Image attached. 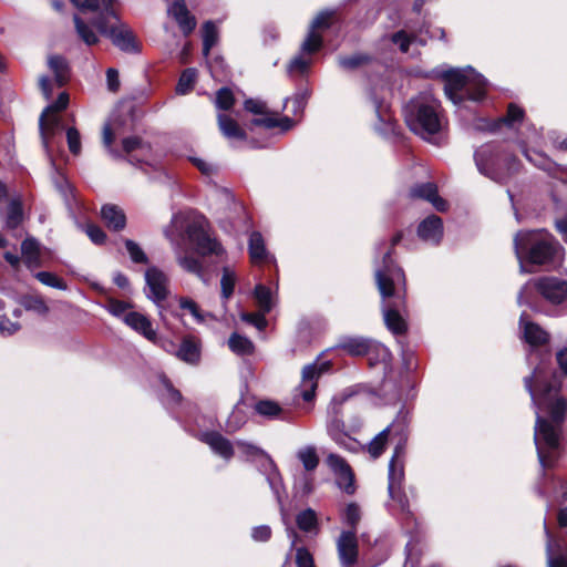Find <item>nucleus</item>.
<instances>
[{
    "mask_svg": "<svg viewBox=\"0 0 567 567\" xmlns=\"http://www.w3.org/2000/svg\"><path fill=\"white\" fill-rule=\"evenodd\" d=\"M229 349L237 355H248L255 350L254 343L239 333H233L228 339Z\"/></svg>",
    "mask_w": 567,
    "mask_h": 567,
    "instance_id": "c9c22d12",
    "label": "nucleus"
},
{
    "mask_svg": "<svg viewBox=\"0 0 567 567\" xmlns=\"http://www.w3.org/2000/svg\"><path fill=\"white\" fill-rule=\"evenodd\" d=\"M524 117V111L514 103H511L507 109V113L501 118L508 126H514L516 123L522 122Z\"/></svg>",
    "mask_w": 567,
    "mask_h": 567,
    "instance_id": "052dcab7",
    "label": "nucleus"
},
{
    "mask_svg": "<svg viewBox=\"0 0 567 567\" xmlns=\"http://www.w3.org/2000/svg\"><path fill=\"white\" fill-rule=\"evenodd\" d=\"M371 61L372 56L367 53H354L349 56H339L338 64L342 70L354 71L369 64Z\"/></svg>",
    "mask_w": 567,
    "mask_h": 567,
    "instance_id": "e433bc0d",
    "label": "nucleus"
},
{
    "mask_svg": "<svg viewBox=\"0 0 567 567\" xmlns=\"http://www.w3.org/2000/svg\"><path fill=\"white\" fill-rule=\"evenodd\" d=\"M76 8L82 11H97L101 9L100 16L90 23L82 20L79 16H74V25L79 38L87 45L99 42V35L94 31L95 28L100 34L110 38L115 47L127 53H136L140 51L138 44L133 32L124 24H111L110 19L117 21V17L112 8L114 0H70Z\"/></svg>",
    "mask_w": 567,
    "mask_h": 567,
    "instance_id": "f03ea898",
    "label": "nucleus"
},
{
    "mask_svg": "<svg viewBox=\"0 0 567 567\" xmlns=\"http://www.w3.org/2000/svg\"><path fill=\"white\" fill-rule=\"evenodd\" d=\"M357 534H340L338 538V554L342 566L350 567L354 565L358 558Z\"/></svg>",
    "mask_w": 567,
    "mask_h": 567,
    "instance_id": "4be33fe9",
    "label": "nucleus"
},
{
    "mask_svg": "<svg viewBox=\"0 0 567 567\" xmlns=\"http://www.w3.org/2000/svg\"><path fill=\"white\" fill-rule=\"evenodd\" d=\"M218 128L223 136L230 143L235 141H246L247 133L239 126L236 120L227 114L220 113L217 115Z\"/></svg>",
    "mask_w": 567,
    "mask_h": 567,
    "instance_id": "393cba45",
    "label": "nucleus"
},
{
    "mask_svg": "<svg viewBox=\"0 0 567 567\" xmlns=\"http://www.w3.org/2000/svg\"><path fill=\"white\" fill-rule=\"evenodd\" d=\"M298 460L302 463L306 471H315L319 464V457L316 447L307 445L297 452Z\"/></svg>",
    "mask_w": 567,
    "mask_h": 567,
    "instance_id": "a19ab883",
    "label": "nucleus"
},
{
    "mask_svg": "<svg viewBox=\"0 0 567 567\" xmlns=\"http://www.w3.org/2000/svg\"><path fill=\"white\" fill-rule=\"evenodd\" d=\"M200 441L209 445L215 454L226 461L234 456V445L218 432H204L200 434Z\"/></svg>",
    "mask_w": 567,
    "mask_h": 567,
    "instance_id": "5701e85b",
    "label": "nucleus"
},
{
    "mask_svg": "<svg viewBox=\"0 0 567 567\" xmlns=\"http://www.w3.org/2000/svg\"><path fill=\"white\" fill-rule=\"evenodd\" d=\"M525 157L533 163L538 168L546 171L548 173H553L556 168V164L550 161L546 155L539 152H533L530 153L528 150L523 151Z\"/></svg>",
    "mask_w": 567,
    "mask_h": 567,
    "instance_id": "c03bdc74",
    "label": "nucleus"
},
{
    "mask_svg": "<svg viewBox=\"0 0 567 567\" xmlns=\"http://www.w3.org/2000/svg\"><path fill=\"white\" fill-rule=\"evenodd\" d=\"M101 218L106 227L114 231H121L126 226V216L123 209L114 204H105L102 206Z\"/></svg>",
    "mask_w": 567,
    "mask_h": 567,
    "instance_id": "a878e982",
    "label": "nucleus"
},
{
    "mask_svg": "<svg viewBox=\"0 0 567 567\" xmlns=\"http://www.w3.org/2000/svg\"><path fill=\"white\" fill-rule=\"evenodd\" d=\"M260 115V117L252 120V125L262 126L268 130L279 127L282 132H287L293 126V121L288 116H282L278 118L274 115L268 114L267 111L266 114Z\"/></svg>",
    "mask_w": 567,
    "mask_h": 567,
    "instance_id": "72a5a7b5",
    "label": "nucleus"
},
{
    "mask_svg": "<svg viewBox=\"0 0 567 567\" xmlns=\"http://www.w3.org/2000/svg\"><path fill=\"white\" fill-rule=\"evenodd\" d=\"M296 564L297 567H315L313 557L305 547L296 548Z\"/></svg>",
    "mask_w": 567,
    "mask_h": 567,
    "instance_id": "69168bd1",
    "label": "nucleus"
},
{
    "mask_svg": "<svg viewBox=\"0 0 567 567\" xmlns=\"http://www.w3.org/2000/svg\"><path fill=\"white\" fill-rule=\"evenodd\" d=\"M326 464L336 476L338 487L349 495L354 494V473L348 462L339 454L329 453L326 457Z\"/></svg>",
    "mask_w": 567,
    "mask_h": 567,
    "instance_id": "ddd939ff",
    "label": "nucleus"
},
{
    "mask_svg": "<svg viewBox=\"0 0 567 567\" xmlns=\"http://www.w3.org/2000/svg\"><path fill=\"white\" fill-rule=\"evenodd\" d=\"M145 282L146 297L157 307H161L162 302L167 299L169 293V279L167 275L155 266L150 267L145 271Z\"/></svg>",
    "mask_w": 567,
    "mask_h": 567,
    "instance_id": "f8f14e48",
    "label": "nucleus"
},
{
    "mask_svg": "<svg viewBox=\"0 0 567 567\" xmlns=\"http://www.w3.org/2000/svg\"><path fill=\"white\" fill-rule=\"evenodd\" d=\"M410 195L414 198H422L430 202L439 212H445L447 209L446 200L439 196L437 187L433 183L415 185L411 188Z\"/></svg>",
    "mask_w": 567,
    "mask_h": 567,
    "instance_id": "b1692460",
    "label": "nucleus"
},
{
    "mask_svg": "<svg viewBox=\"0 0 567 567\" xmlns=\"http://www.w3.org/2000/svg\"><path fill=\"white\" fill-rule=\"evenodd\" d=\"M39 130L42 146L45 151V154L53 163L52 153H53V143L56 135L61 134L63 131V123L59 115L50 114L47 112H42L39 118Z\"/></svg>",
    "mask_w": 567,
    "mask_h": 567,
    "instance_id": "4468645a",
    "label": "nucleus"
},
{
    "mask_svg": "<svg viewBox=\"0 0 567 567\" xmlns=\"http://www.w3.org/2000/svg\"><path fill=\"white\" fill-rule=\"evenodd\" d=\"M177 262L184 270L196 275L198 278L205 281L203 265L197 258L192 256H178Z\"/></svg>",
    "mask_w": 567,
    "mask_h": 567,
    "instance_id": "49530a36",
    "label": "nucleus"
},
{
    "mask_svg": "<svg viewBox=\"0 0 567 567\" xmlns=\"http://www.w3.org/2000/svg\"><path fill=\"white\" fill-rule=\"evenodd\" d=\"M362 517L361 508L355 503H350L342 512L343 524L351 529H357Z\"/></svg>",
    "mask_w": 567,
    "mask_h": 567,
    "instance_id": "79ce46f5",
    "label": "nucleus"
},
{
    "mask_svg": "<svg viewBox=\"0 0 567 567\" xmlns=\"http://www.w3.org/2000/svg\"><path fill=\"white\" fill-rule=\"evenodd\" d=\"M306 53H303L302 51L300 52L299 55H297L296 58H293L288 68H287V71L290 75H296V74H305L309 66L311 65L312 63V59L311 58H306L305 56Z\"/></svg>",
    "mask_w": 567,
    "mask_h": 567,
    "instance_id": "09e8293b",
    "label": "nucleus"
},
{
    "mask_svg": "<svg viewBox=\"0 0 567 567\" xmlns=\"http://www.w3.org/2000/svg\"><path fill=\"white\" fill-rule=\"evenodd\" d=\"M298 527L303 532H309L317 526V515L315 511L308 508L302 511L297 516Z\"/></svg>",
    "mask_w": 567,
    "mask_h": 567,
    "instance_id": "6e6d98bb",
    "label": "nucleus"
},
{
    "mask_svg": "<svg viewBox=\"0 0 567 567\" xmlns=\"http://www.w3.org/2000/svg\"><path fill=\"white\" fill-rule=\"evenodd\" d=\"M203 35V53L207 56L212 48L217 43L218 31L213 21H206L202 28Z\"/></svg>",
    "mask_w": 567,
    "mask_h": 567,
    "instance_id": "ea45409f",
    "label": "nucleus"
},
{
    "mask_svg": "<svg viewBox=\"0 0 567 567\" xmlns=\"http://www.w3.org/2000/svg\"><path fill=\"white\" fill-rule=\"evenodd\" d=\"M419 237L430 244L437 245L443 237V223L436 215L426 217L417 227Z\"/></svg>",
    "mask_w": 567,
    "mask_h": 567,
    "instance_id": "412c9836",
    "label": "nucleus"
},
{
    "mask_svg": "<svg viewBox=\"0 0 567 567\" xmlns=\"http://www.w3.org/2000/svg\"><path fill=\"white\" fill-rule=\"evenodd\" d=\"M255 410L258 414L268 419H278L281 416L282 409L280 405L270 400L259 401L255 405Z\"/></svg>",
    "mask_w": 567,
    "mask_h": 567,
    "instance_id": "a18cd8bd",
    "label": "nucleus"
},
{
    "mask_svg": "<svg viewBox=\"0 0 567 567\" xmlns=\"http://www.w3.org/2000/svg\"><path fill=\"white\" fill-rule=\"evenodd\" d=\"M103 308L111 313L112 316L122 319L124 322V317L127 315L133 306L130 302L117 300L113 297H107Z\"/></svg>",
    "mask_w": 567,
    "mask_h": 567,
    "instance_id": "58836bf2",
    "label": "nucleus"
},
{
    "mask_svg": "<svg viewBox=\"0 0 567 567\" xmlns=\"http://www.w3.org/2000/svg\"><path fill=\"white\" fill-rule=\"evenodd\" d=\"M445 80L444 92L454 104L464 100L480 101L485 96L487 81L473 68L450 69L442 73Z\"/></svg>",
    "mask_w": 567,
    "mask_h": 567,
    "instance_id": "423d86ee",
    "label": "nucleus"
},
{
    "mask_svg": "<svg viewBox=\"0 0 567 567\" xmlns=\"http://www.w3.org/2000/svg\"><path fill=\"white\" fill-rule=\"evenodd\" d=\"M528 248L527 260L535 265H544L551 261L558 251L559 245L546 230L519 231L514 238V249L522 265V251Z\"/></svg>",
    "mask_w": 567,
    "mask_h": 567,
    "instance_id": "0eeeda50",
    "label": "nucleus"
},
{
    "mask_svg": "<svg viewBox=\"0 0 567 567\" xmlns=\"http://www.w3.org/2000/svg\"><path fill=\"white\" fill-rule=\"evenodd\" d=\"M255 298L258 302L260 310L264 313H268L274 306L272 292L269 288L264 285H257L255 288Z\"/></svg>",
    "mask_w": 567,
    "mask_h": 567,
    "instance_id": "37998d69",
    "label": "nucleus"
},
{
    "mask_svg": "<svg viewBox=\"0 0 567 567\" xmlns=\"http://www.w3.org/2000/svg\"><path fill=\"white\" fill-rule=\"evenodd\" d=\"M329 368L328 362L311 363L303 368L301 383L298 388L300 395L306 402H310L315 398L318 379Z\"/></svg>",
    "mask_w": 567,
    "mask_h": 567,
    "instance_id": "dca6fc26",
    "label": "nucleus"
},
{
    "mask_svg": "<svg viewBox=\"0 0 567 567\" xmlns=\"http://www.w3.org/2000/svg\"><path fill=\"white\" fill-rule=\"evenodd\" d=\"M48 66L54 74V84L56 86L64 85L70 75V69L66 60L61 55H50L48 58Z\"/></svg>",
    "mask_w": 567,
    "mask_h": 567,
    "instance_id": "c756f323",
    "label": "nucleus"
},
{
    "mask_svg": "<svg viewBox=\"0 0 567 567\" xmlns=\"http://www.w3.org/2000/svg\"><path fill=\"white\" fill-rule=\"evenodd\" d=\"M246 423V414L236 405L229 417L226 421V431L227 432H236Z\"/></svg>",
    "mask_w": 567,
    "mask_h": 567,
    "instance_id": "5fc2aeb1",
    "label": "nucleus"
},
{
    "mask_svg": "<svg viewBox=\"0 0 567 567\" xmlns=\"http://www.w3.org/2000/svg\"><path fill=\"white\" fill-rule=\"evenodd\" d=\"M123 152L128 156L130 162H142L143 158L136 157L135 152H140L143 156L148 154L151 147L142 138L137 136H130L122 141Z\"/></svg>",
    "mask_w": 567,
    "mask_h": 567,
    "instance_id": "473e14b6",
    "label": "nucleus"
},
{
    "mask_svg": "<svg viewBox=\"0 0 567 567\" xmlns=\"http://www.w3.org/2000/svg\"><path fill=\"white\" fill-rule=\"evenodd\" d=\"M125 248L128 252L131 260L135 264L146 265L148 262V258L144 250L140 247L137 243L131 239H126L124 241Z\"/></svg>",
    "mask_w": 567,
    "mask_h": 567,
    "instance_id": "864d4df0",
    "label": "nucleus"
},
{
    "mask_svg": "<svg viewBox=\"0 0 567 567\" xmlns=\"http://www.w3.org/2000/svg\"><path fill=\"white\" fill-rule=\"evenodd\" d=\"M265 471L266 480L269 484V487L272 491L278 503L281 504L282 499L286 497V489L277 467L275 466L274 462L269 458L266 460Z\"/></svg>",
    "mask_w": 567,
    "mask_h": 567,
    "instance_id": "c85d7f7f",
    "label": "nucleus"
},
{
    "mask_svg": "<svg viewBox=\"0 0 567 567\" xmlns=\"http://www.w3.org/2000/svg\"><path fill=\"white\" fill-rule=\"evenodd\" d=\"M332 441L340 446L341 449L349 451L351 453H358L365 447L360 444L359 441L350 436L347 432L341 433L340 435L332 439Z\"/></svg>",
    "mask_w": 567,
    "mask_h": 567,
    "instance_id": "3c124183",
    "label": "nucleus"
},
{
    "mask_svg": "<svg viewBox=\"0 0 567 567\" xmlns=\"http://www.w3.org/2000/svg\"><path fill=\"white\" fill-rule=\"evenodd\" d=\"M375 284L381 296L383 319L394 334L406 331V287L403 270L391 258V251L383 254L382 264L375 267Z\"/></svg>",
    "mask_w": 567,
    "mask_h": 567,
    "instance_id": "7ed1b4c3",
    "label": "nucleus"
},
{
    "mask_svg": "<svg viewBox=\"0 0 567 567\" xmlns=\"http://www.w3.org/2000/svg\"><path fill=\"white\" fill-rule=\"evenodd\" d=\"M21 252L28 268L40 267V244L34 238H27L21 244Z\"/></svg>",
    "mask_w": 567,
    "mask_h": 567,
    "instance_id": "2f4dec72",
    "label": "nucleus"
},
{
    "mask_svg": "<svg viewBox=\"0 0 567 567\" xmlns=\"http://www.w3.org/2000/svg\"><path fill=\"white\" fill-rule=\"evenodd\" d=\"M22 220V207L18 200H11L6 213V226L16 228Z\"/></svg>",
    "mask_w": 567,
    "mask_h": 567,
    "instance_id": "8fccbe9b",
    "label": "nucleus"
},
{
    "mask_svg": "<svg viewBox=\"0 0 567 567\" xmlns=\"http://www.w3.org/2000/svg\"><path fill=\"white\" fill-rule=\"evenodd\" d=\"M409 128L429 142H436V136L444 126L441 103L431 94H420L411 99L403 109Z\"/></svg>",
    "mask_w": 567,
    "mask_h": 567,
    "instance_id": "39448f33",
    "label": "nucleus"
},
{
    "mask_svg": "<svg viewBox=\"0 0 567 567\" xmlns=\"http://www.w3.org/2000/svg\"><path fill=\"white\" fill-rule=\"evenodd\" d=\"M69 105V94L66 92H61L56 99V101L50 105H48L43 112L54 114L65 110Z\"/></svg>",
    "mask_w": 567,
    "mask_h": 567,
    "instance_id": "774afa93",
    "label": "nucleus"
},
{
    "mask_svg": "<svg viewBox=\"0 0 567 567\" xmlns=\"http://www.w3.org/2000/svg\"><path fill=\"white\" fill-rule=\"evenodd\" d=\"M474 158L480 173L497 183H504L518 167L514 157L501 155L493 145L481 146Z\"/></svg>",
    "mask_w": 567,
    "mask_h": 567,
    "instance_id": "6e6552de",
    "label": "nucleus"
},
{
    "mask_svg": "<svg viewBox=\"0 0 567 567\" xmlns=\"http://www.w3.org/2000/svg\"><path fill=\"white\" fill-rule=\"evenodd\" d=\"M534 287L547 301L565 305L567 308V281L557 277H542L527 282L517 296L518 305L529 303L525 297L530 287Z\"/></svg>",
    "mask_w": 567,
    "mask_h": 567,
    "instance_id": "1a4fd4ad",
    "label": "nucleus"
},
{
    "mask_svg": "<svg viewBox=\"0 0 567 567\" xmlns=\"http://www.w3.org/2000/svg\"><path fill=\"white\" fill-rule=\"evenodd\" d=\"M196 78H197L196 69L189 68V69L184 70L179 76V80H178V83L176 86V92L178 94L188 93L193 89Z\"/></svg>",
    "mask_w": 567,
    "mask_h": 567,
    "instance_id": "de8ad7c7",
    "label": "nucleus"
},
{
    "mask_svg": "<svg viewBox=\"0 0 567 567\" xmlns=\"http://www.w3.org/2000/svg\"><path fill=\"white\" fill-rule=\"evenodd\" d=\"M207 221L203 216H194L186 225L185 231L187 238L196 246L200 255H221L224 249L221 245L209 236L206 229Z\"/></svg>",
    "mask_w": 567,
    "mask_h": 567,
    "instance_id": "9d476101",
    "label": "nucleus"
},
{
    "mask_svg": "<svg viewBox=\"0 0 567 567\" xmlns=\"http://www.w3.org/2000/svg\"><path fill=\"white\" fill-rule=\"evenodd\" d=\"M539 374L540 370L536 369L533 375L524 379V383L537 409L534 441L540 466L546 468L550 467L556 460L555 453L559 446L560 424L565 419L567 401L551 395L550 386H545L543 393L536 394L533 389V379L538 381Z\"/></svg>",
    "mask_w": 567,
    "mask_h": 567,
    "instance_id": "f257e3e1",
    "label": "nucleus"
},
{
    "mask_svg": "<svg viewBox=\"0 0 567 567\" xmlns=\"http://www.w3.org/2000/svg\"><path fill=\"white\" fill-rule=\"evenodd\" d=\"M21 306L28 310L33 311L38 315L44 316L49 312V307L41 296L38 295H25L20 299Z\"/></svg>",
    "mask_w": 567,
    "mask_h": 567,
    "instance_id": "4c0bfd02",
    "label": "nucleus"
},
{
    "mask_svg": "<svg viewBox=\"0 0 567 567\" xmlns=\"http://www.w3.org/2000/svg\"><path fill=\"white\" fill-rule=\"evenodd\" d=\"M406 426L408 414L401 411L396 419L375 435L367 446L369 454L373 458H378L384 452L389 437L393 436L398 439L392 457L389 462L388 489L390 497L396 501L403 511L408 508V499L402 492V484L404 482Z\"/></svg>",
    "mask_w": 567,
    "mask_h": 567,
    "instance_id": "20e7f679",
    "label": "nucleus"
},
{
    "mask_svg": "<svg viewBox=\"0 0 567 567\" xmlns=\"http://www.w3.org/2000/svg\"><path fill=\"white\" fill-rule=\"evenodd\" d=\"M124 323L132 330L142 334L148 341L157 343V333L152 327L151 320L143 313L137 311H130L124 317Z\"/></svg>",
    "mask_w": 567,
    "mask_h": 567,
    "instance_id": "a211bd4d",
    "label": "nucleus"
},
{
    "mask_svg": "<svg viewBox=\"0 0 567 567\" xmlns=\"http://www.w3.org/2000/svg\"><path fill=\"white\" fill-rule=\"evenodd\" d=\"M86 235L95 245H102L106 240V235L101 227L94 224H87L84 228Z\"/></svg>",
    "mask_w": 567,
    "mask_h": 567,
    "instance_id": "0e129e2a",
    "label": "nucleus"
},
{
    "mask_svg": "<svg viewBox=\"0 0 567 567\" xmlns=\"http://www.w3.org/2000/svg\"><path fill=\"white\" fill-rule=\"evenodd\" d=\"M328 417L327 432L331 440L346 432L344 422L340 416L339 408L334 403L328 410Z\"/></svg>",
    "mask_w": 567,
    "mask_h": 567,
    "instance_id": "f704fd0d",
    "label": "nucleus"
},
{
    "mask_svg": "<svg viewBox=\"0 0 567 567\" xmlns=\"http://www.w3.org/2000/svg\"><path fill=\"white\" fill-rule=\"evenodd\" d=\"M235 282H236L235 274L233 271H230L229 269L224 268L221 280H220L221 296L224 299H228L233 295L234 288H235Z\"/></svg>",
    "mask_w": 567,
    "mask_h": 567,
    "instance_id": "13d9d810",
    "label": "nucleus"
},
{
    "mask_svg": "<svg viewBox=\"0 0 567 567\" xmlns=\"http://www.w3.org/2000/svg\"><path fill=\"white\" fill-rule=\"evenodd\" d=\"M168 14L176 21L185 35L190 34L196 28V19L189 13L184 0H175L168 7Z\"/></svg>",
    "mask_w": 567,
    "mask_h": 567,
    "instance_id": "6ab92c4d",
    "label": "nucleus"
},
{
    "mask_svg": "<svg viewBox=\"0 0 567 567\" xmlns=\"http://www.w3.org/2000/svg\"><path fill=\"white\" fill-rule=\"evenodd\" d=\"M168 14L176 21L185 35L190 34L196 28V19L189 13L184 0H175L168 7Z\"/></svg>",
    "mask_w": 567,
    "mask_h": 567,
    "instance_id": "aec40b11",
    "label": "nucleus"
},
{
    "mask_svg": "<svg viewBox=\"0 0 567 567\" xmlns=\"http://www.w3.org/2000/svg\"><path fill=\"white\" fill-rule=\"evenodd\" d=\"M114 138H115V136H114L110 125L105 124L103 127V136H102L103 145L113 157H120L121 153L117 150L112 147Z\"/></svg>",
    "mask_w": 567,
    "mask_h": 567,
    "instance_id": "338daca9",
    "label": "nucleus"
},
{
    "mask_svg": "<svg viewBox=\"0 0 567 567\" xmlns=\"http://www.w3.org/2000/svg\"><path fill=\"white\" fill-rule=\"evenodd\" d=\"M66 142L69 150L73 155H79L81 153V135L75 127H69L66 130Z\"/></svg>",
    "mask_w": 567,
    "mask_h": 567,
    "instance_id": "e2e57ef3",
    "label": "nucleus"
},
{
    "mask_svg": "<svg viewBox=\"0 0 567 567\" xmlns=\"http://www.w3.org/2000/svg\"><path fill=\"white\" fill-rule=\"evenodd\" d=\"M235 99L233 92L227 87H221L216 93L215 105L219 110L227 111L234 105Z\"/></svg>",
    "mask_w": 567,
    "mask_h": 567,
    "instance_id": "4d7b16f0",
    "label": "nucleus"
},
{
    "mask_svg": "<svg viewBox=\"0 0 567 567\" xmlns=\"http://www.w3.org/2000/svg\"><path fill=\"white\" fill-rule=\"evenodd\" d=\"M333 11H321L311 22L307 38L301 44L300 51L303 53H315L322 47V37L317 31L319 29H328Z\"/></svg>",
    "mask_w": 567,
    "mask_h": 567,
    "instance_id": "2eb2a0df",
    "label": "nucleus"
},
{
    "mask_svg": "<svg viewBox=\"0 0 567 567\" xmlns=\"http://www.w3.org/2000/svg\"><path fill=\"white\" fill-rule=\"evenodd\" d=\"M519 327L525 341L530 346H539L548 341V333L538 324L528 321L525 312L520 315Z\"/></svg>",
    "mask_w": 567,
    "mask_h": 567,
    "instance_id": "bb28decb",
    "label": "nucleus"
},
{
    "mask_svg": "<svg viewBox=\"0 0 567 567\" xmlns=\"http://www.w3.org/2000/svg\"><path fill=\"white\" fill-rule=\"evenodd\" d=\"M265 315L266 313H264L261 310H260V312H254V313L244 312V313H241L240 318L243 321H245L249 324H252L259 331H262L267 327V323H268Z\"/></svg>",
    "mask_w": 567,
    "mask_h": 567,
    "instance_id": "680f3d73",
    "label": "nucleus"
},
{
    "mask_svg": "<svg viewBox=\"0 0 567 567\" xmlns=\"http://www.w3.org/2000/svg\"><path fill=\"white\" fill-rule=\"evenodd\" d=\"M34 277L44 286L52 287L59 290H66L68 286L66 284L55 276L52 272L49 271H40L34 275Z\"/></svg>",
    "mask_w": 567,
    "mask_h": 567,
    "instance_id": "603ef678",
    "label": "nucleus"
},
{
    "mask_svg": "<svg viewBox=\"0 0 567 567\" xmlns=\"http://www.w3.org/2000/svg\"><path fill=\"white\" fill-rule=\"evenodd\" d=\"M547 567H567V544L559 534H547Z\"/></svg>",
    "mask_w": 567,
    "mask_h": 567,
    "instance_id": "f3484780",
    "label": "nucleus"
},
{
    "mask_svg": "<svg viewBox=\"0 0 567 567\" xmlns=\"http://www.w3.org/2000/svg\"><path fill=\"white\" fill-rule=\"evenodd\" d=\"M337 348L353 357L364 355L374 351L384 363L391 361V352L386 347L364 337H342Z\"/></svg>",
    "mask_w": 567,
    "mask_h": 567,
    "instance_id": "9b49d317",
    "label": "nucleus"
},
{
    "mask_svg": "<svg viewBox=\"0 0 567 567\" xmlns=\"http://www.w3.org/2000/svg\"><path fill=\"white\" fill-rule=\"evenodd\" d=\"M249 256L254 264H259L267 261L268 259H274V257L269 256L264 238L260 233L254 231L249 237Z\"/></svg>",
    "mask_w": 567,
    "mask_h": 567,
    "instance_id": "7c9ffc66",
    "label": "nucleus"
},
{
    "mask_svg": "<svg viewBox=\"0 0 567 567\" xmlns=\"http://www.w3.org/2000/svg\"><path fill=\"white\" fill-rule=\"evenodd\" d=\"M176 357L189 364H197L200 359V343L194 337H186L176 351Z\"/></svg>",
    "mask_w": 567,
    "mask_h": 567,
    "instance_id": "cd10ccee",
    "label": "nucleus"
},
{
    "mask_svg": "<svg viewBox=\"0 0 567 567\" xmlns=\"http://www.w3.org/2000/svg\"><path fill=\"white\" fill-rule=\"evenodd\" d=\"M179 307L188 311L196 322L203 323L205 321L204 315L200 312L198 305L190 298L181 297L178 299Z\"/></svg>",
    "mask_w": 567,
    "mask_h": 567,
    "instance_id": "bf43d9fd",
    "label": "nucleus"
}]
</instances>
